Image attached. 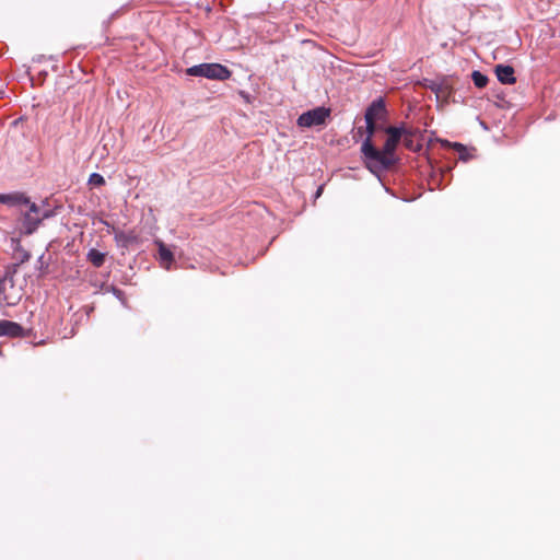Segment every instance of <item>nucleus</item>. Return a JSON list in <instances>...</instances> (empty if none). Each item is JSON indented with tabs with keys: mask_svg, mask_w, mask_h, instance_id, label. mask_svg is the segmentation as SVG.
Listing matches in <instances>:
<instances>
[{
	"mask_svg": "<svg viewBox=\"0 0 560 560\" xmlns=\"http://www.w3.org/2000/svg\"><path fill=\"white\" fill-rule=\"evenodd\" d=\"M384 132L387 139L382 150L377 149L370 139H365L361 145L364 163L372 173L386 171L397 162L395 152L404 136V124L385 127Z\"/></svg>",
	"mask_w": 560,
	"mask_h": 560,
	"instance_id": "1",
	"label": "nucleus"
},
{
	"mask_svg": "<svg viewBox=\"0 0 560 560\" xmlns=\"http://www.w3.org/2000/svg\"><path fill=\"white\" fill-rule=\"evenodd\" d=\"M28 210L22 213L21 218V229L24 234H33L39 226L43 220L48 219L54 215V211L49 209H44L43 206H38L34 202L27 205Z\"/></svg>",
	"mask_w": 560,
	"mask_h": 560,
	"instance_id": "2",
	"label": "nucleus"
},
{
	"mask_svg": "<svg viewBox=\"0 0 560 560\" xmlns=\"http://www.w3.org/2000/svg\"><path fill=\"white\" fill-rule=\"evenodd\" d=\"M187 74L191 77H203L212 80H226L231 77V71L220 63H200L187 69Z\"/></svg>",
	"mask_w": 560,
	"mask_h": 560,
	"instance_id": "3",
	"label": "nucleus"
},
{
	"mask_svg": "<svg viewBox=\"0 0 560 560\" xmlns=\"http://www.w3.org/2000/svg\"><path fill=\"white\" fill-rule=\"evenodd\" d=\"M330 115V109L326 107H316L300 115L298 125L300 127L311 128L325 124Z\"/></svg>",
	"mask_w": 560,
	"mask_h": 560,
	"instance_id": "4",
	"label": "nucleus"
},
{
	"mask_svg": "<svg viewBox=\"0 0 560 560\" xmlns=\"http://www.w3.org/2000/svg\"><path fill=\"white\" fill-rule=\"evenodd\" d=\"M387 112L385 102L382 97L374 100L365 110V120L373 119L374 121L385 118Z\"/></svg>",
	"mask_w": 560,
	"mask_h": 560,
	"instance_id": "5",
	"label": "nucleus"
},
{
	"mask_svg": "<svg viewBox=\"0 0 560 560\" xmlns=\"http://www.w3.org/2000/svg\"><path fill=\"white\" fill-rule=\"evenodd\" d=\"M0 203L7 205L9 207L28 205L30 198L24 192L20 191L0 194Z\"/></svg>",
	"mask_w": 560,
	"mask_h": 560,
	"instance_id": "6",
	"label": "nucleus"
},
{
	"mask_svg": "<svg viewBox=\"0 0 560 560\" xmlns=\"http://www.w3.org/2000/svg\"><path fill=\"white\" fill-rule=\"evenodd\" d=\"M23 327L11 320L1 319L0 320V337L7 336V337H20L23 335Z\"/></svg>",
	"mask_w": 560,
	"mask_h": 560,
	"instance_id": "7",
	"label": "nucleus"
},
{
	"mask_svg": "<svg viewBox=\"0 0 560 560\" xmlns=\"http://www.w3.org/2000/svg\"><path fill=\"white\" fill-rule=\"evenodd\" d=\"M155 244L159 248V260L161 266L166 270H170L172 264L174 262L173 253L171 252L170 248L166 247V245L162 241L156 240Z\"/></svg>",
	"mask_w": 560,
	"mask_h": 560,
	"instance_id": "8",
	"label": "nucleus"
},
{
	"mask_svg": "<svg viewBox=\"0 0 560 560\" xmlns=\"http://www.w3.org/2000/svg\"><path fill=\"white\" fill-rule=\"evenodd\" d=\"M494 71L501 83L513 84L515 82L514 69L511 66L497 65Z\"/></svg>",
	"mask_w": 560,
	"mask_h": 560,
	"instance_id": "9",
	"label": "nucleus"
},
{
	"mask_svg": "<svg viewBox=\"0 0 560 560\" xmlns=\"http://www.w3.org/2000/svg\"><path fill=\"white\" fill-rule=\"evenodd\" d=\"M431 90L436 94L439 100L443 101H446L453 92L452 86L446 81L432 83Z\"/></svg>",
	"mask_w": 560,
	"mask_h": 560,
	"instance_id": "10",
	"label": "nucleus"
},
{
	"mask_svg": "<svg viewBox=\"0 0 560 560\" xmlns=\"http://www.w3.org/2000/svg\"><path fill=\"white\" fill-rule=\"evenodd\" d=\"M418 133V131L413 128L407 127L404 124V136H402V143L409 150H416V145L413 142L415 136Z\"/></svg>",
	"mask_w": 560,
	"mask_h": 560,
	"instance_id": "11",
	"label": "nucleus"
},
{
	"mask_svg": "<svg viewBox=\"0 0 560 560\" xmlns=\"http://www.w3.org/2000/svg\"><path fill=\"white\" fill-rule=\"evenodd\" d=\"M88 260L96 268H100L103 266L105 261V254L95 249L91 248L88 253Z\"/></svg>",
	"mask_w": 560,
	"mask_h": 560,
	"instance_id": "12",
	"label": "nucleus"
},
{
	"mask_svg": "<svg viewBox=\"0 0 560 560\" xmlns=\"http://www.w3.org/2000/svg\"><path fill=\"white\" fill-rule=\"evenodd\" d=\"M471 79L474 84L479 89L485 88L488 83V77L477 70L471 73Z\"/></svg>",
	"mask_w": 560,
	"mask_h": 560,
	"instance_id": "13",
	"label": "nucleus"
},
{
	"mask_svg": "<svg viewBox=\"0 0 560 560\" xmlns=\"http://www.w3.org/2000/svg\"><path fill=\"white\" fill-rule=\"evenodd\" d=\"M451 145L454 148V150H455L456 152H458V154H459V160H462V161L466 162V161H468V160L470 159V155H469V153L467 152V149H466V147H465V145H463L462 143H457V142L452 143Z\"/></svg>",
	"mask_w": 560,
	"mask_h": 560,
	"instance_id": "14",
	"label": "nucleus"
},
{
	"mask_svg": "<svg viewBox=\"0 0 560 560\" xmlns=\"http://www.w3.org/2000/svg\"><path fill=\"white\" fill-rule=\"evenodd\" d=\"M88 184L92 187H101L105 184V179L101 174L92 173L89 177Z\"/></svg>",
	"mask_w": 560,
	"mask_h": 560,
	"instance_id": "15",
	"label": "nucleus"
},
{
	"mask_svg": "<svg viewBox=\"0 0 560 560\" xmlns=\"http://www.w3.org/2000/svg\"><path fill=\"white\" fill-rule=\"evenodd\" d=\"M116 240L124 244H129L136 240V236H133L132 234L120 232L116 234Z\"/></svg>",
	"mask_w": 560,
	"mask_h": 560,
	"instance_id": "16",
	"label": "nucleus"
},
{
	"mask_svg": "<svg viewBox=\"0 0 560 560\" xmlns=\"http://www.w3.org/2000/svg\"><path fill=\"white\" fill-rule=\"evenodd\" d=\"M365 122H366V128L365 129H366V133H368L365 139L372 140V137H373V135L376 131V121L371 119V120H365Z\"/></svg>",
	"mask_w": 560,
	"mask_h": 560,
	"instance_id": "17",
	"label": "nucleus"
},
{
	"mask_svg": "<svg viewBox=\"0 0 560 560\" xmlns=\"http://www.w3.org/2000/svg\"><path fill=\"white\" fill-rule=\"evenodd\" d=\"M110 292H112V293H113L117 299H119V300H124V292H122L120 289H118V288H116V287H114V285H113V287H110Z\"/></svg>",
	"mask_w": 560,
	"mask_h": 560,
	"instance_id": "18",
	"label": "nucleus"
},
{
	"mask_svg": "<svg viewBox=\"0 0 560 560\" xmlns=\"http://www.w3.org/2000/svg\"><path fill=\"white\" fill-rule=\"evenodd\" d=\"M8 283L12 284V278H10V279L4 278L3 280L0 281V292L5 289V285Z\"/></svg>",
	"mask_w": 560,
	"mask_h": 560,
	"instance_id": "19",
	"label": "nucleus"
},
{
	"mask_svg": "<svg viewBox=\"0 0 560 560\" xmlns=\"http://www.w3.org/2000/svg\"><path fill=\"white\" fill-rule=\"evenodd\" d=\"M43 259H44V255H40L38 261L43 262Z\"/></svg>",
	"mask_w": 560,
	"mask_h": 560,
	"instance_id": "20",
	"label": "nucleus"
},
{
	"mask_svg": "<svg viewBox=\"0 0 560 560\" xmlns=\"http://www.w3.org/2000/svg\"><path fill=\"white\" fill-rule=\"evenodd\" d=\"M320 192H322V187H320V188H318V190H317L316 195H317V196H319V195H320Z\"/></svg>",
	"mask_w": 560,
	"mask_h": 560,
	"instance_id": "21",
	"label": "nucleus"
},
{
	"mask_svg": "<svg viewBox=\"0 0 560 560\" xmlns=\"http://www.w3.org/2000/svg\"><path fill=\"white\" fill-rule=\"evenodd\" d=\"M23 258L28 259V258H30V255H28V254L23 255Z\"/></svg>",
	"mask_w": 560,
	"mask_h": 560,
	"instance_id": "22",
	"label": "nucleus"
},
{
	"mask_svg": "<svg viewBox=\"0 0 560 560\" xmlns=\"http://www.w3.org/2000/svg\"><path fill=\"white\" fill-rule=\"evenodd\" d=\"M23 258L28 259V258H30V255H28V254L23 255Z\"/></svg>",
	"mask_w": 560,
	"mask_h": 560,
	"instance_id": "23",
	"label": "nucleus"
}]
</instances>
